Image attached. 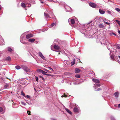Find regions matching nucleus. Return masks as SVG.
<instances>
[{
    "mask_svg": "<svg viewBox=\"0 0 120 120\" xmlns=\"http://www.w3.org/2000/svg\"><path fill=\"white\" fill-rule=\"evenodd\" d=\"M22 68L25 71L28 72L30 71V69L26 66H22Z\"/></svg>",
    "mask_w": 120,
    "mask_h": 120,
    "instance_id": "obj_1",
    "label": "nucleus"
},
{
    "mask_svg": "<svg viewBox=\"0 0 120 120\" xmlns=\"http://www.w3.org/2000/svg\"><path fill=\"white\" fill-rule=\"evenodd\" d=\"M89 5L91 7L93 8H97V5L95 4L90 2L89 4Z\"/></svg>",
    "mask_w": 120,
    "mask_h": 120,
    "instance_id": "obj_2",
    "label": "nucleus"
},
{
    "mask_svg": "<svg viewBox=\"0 0 120 120\" xmlns=\"http://www.w3.org/2000/svg\"><path fill=\"white\" fill-rule=\"evenodd\" d=\"M74 111L75 112H80V109L79 108L76 107H75L74 109Z\"/></svg>",
    "mask_w": 120,
    "mask_h": 120,
    "instance_id": "obj_3",
    "label": "nucleus"
},
{
    "mask_svg": "<svg viewBox=\"0 0 120 120\" xmlns=\"http://www.w3.org/2000/svg\"><path fill=\"white\" fill-rule=\"evenodd\" d=\"M33 35L31 34H27L26 36V38L27 39H29L31 37H33Z\"/></svg>",
    "mask_w": 120,
    "mask_h": 120,
    "instance_id": "obj_4",
    "label": "nucleus"
},
{
    "mask_svg": "<svg viewBox=\"0 0 120 120\" xmlns=\"http://www.w3.org/2000/svg\"><path fill=\"white\" fill-rule=\"evenodd\" d=\"M92 81L96 83H99L100 82L99 80L98 79H92Z\"/></svg>",
    "mask_w": 120,
    "mask_h": 120,
    "instance_id": "obj_5",
    "label": "nucleus"
},
{
    "mask_svg": "<svg viewBox=\"0 0 120 120\" xmlns=\"http://www.w3.org/2000/svg\"><path fill=\"white\" fill-rule=\"evenodd\" d=\"M80 71V70L79 69L76 68H75V72L76 73H79Z\"/></svg>",
    "mask_w": 120,
    "mask_h": 120,
    "instance_id": "obj_6",
    "label": "nucleus"
},
{
    "mask_svg": "<svg viewBox=\"0 0 120 120\" xmlns=\"http://www.w3.org/2000/svg\"><path fill=\"white\" fill-rule=\"evenodd\" d=\"M54 48L56 50H58L60 49V47L57 45H55L54 46Z\"/></svg>",
    "mask_w": 120,
    "mask_h": 120,
    "instance_id": "obj_7",
    "label": "nucleus"
},
{
    "mask_svg": "<svg viewBox=\"0 0 120 120\" xmlns=\"http://www.w3.org/2000/svg\"><path fill=\"white\" fill-rule=\"evenodd\" d=\"M42 74H43L44 75H47V76H51L52 75L50 74H47V72H45L43 71H42Z\"/></svg>",
    "mask_w": 120,
    "mask_h": 120,
    "instance_id": "obj_8",
    "label": "nucleus"
},
{
    "mask_svg": "<svg viewBox=\"0 0 120 120\" xmlns=\"http://www.w3.org/2000/svg\"><path fill=\"white\" fill-rule=\"evenodd\" d=\"M35 41V39L34 38L30 39L28 40V41L31 43Z\"/></svg>",
    "mask_w": 120,
    "mask_h": 120,
    "instance_id": "obj_9",
    "label": "nucleus"
},
{
    "mask_svg": "<svg viewBox=\"0 0 120 120\" xmlns=\"http://www.w3.org/2000/svg\"><path fill=\"white\" fill-rule=\"evenodd\" d=\"M99 12L101 14H103L105 13V11L101 9L99 10Z\"/></svg>",
    "mask_w": 120,
    "mask_h": 120,
    "instance_id": "obj_10",
    "label": "nucleus"
},
{
    "mask_svg": "<svg viewBox=\"0 0 120 120\" xmlns=\"http://www.w3.org/2000/svg\"><path fill=\"white\" fill-rule=\"evenodd\" d=\"M21 5L22 7L24 8H25L26 7L25 4L23 3H21Z\"/></svg>",
    "mask_w": 120,
    "mask_h": 120,
    "instance_id": "obj_11",
    "label": "nucleus"
},
{
    "mask_svg": "<svg viewBox=\"0 0 120 120\" xmlns=\"http://www.w3.org/2000/svg\"><path fill=\"white\" fill-rule=\"evenodd\" d=\"M71 22L72 24H74L75 23V21L74 19H71Z\"/></svg>",
    "mask_w": 120,
    "mask_h": 120,
    "instance_id": "obj_12",
    "label": "nucleus"
},
{
    "mask_svg": "<svg viewBox=\"0 0 120 120\" xmlns=\"http://www.w3.org/2000/svg\"><path fill=\"white\" fill-rule=\"evenodd\" d=\"M118 93L117 92H116L114 94V95L115 97L117 98L118 96Z\"/></svg>",
    "mask_w": 120,
    "mask_h": 120,
    "instance_id": "obj_13",
    "label": "nucleus"
},
{
    "mask_svg": "<svg viewBox=\"0 0 120 120\" xmlns=\"http://www.w3.org/2000/svg\"><path fill=\"white\" fill-rule=\"evenodd\" d=\"M11 57L10 56H8L6 58V60L10 61L11 60Z\"/></svg>",
    "mask_w": 120,
    "mask_h": 120,
    "instance_id": "obj_14",
    "label": "nucleus"
},
{
    "mask_svg": "<svg viewBox=\"0 0 120 120\" xmlns=\"http://www.w3.org/2000/svg\"><path fill=\"white\" fill-rule=\"evenodd\" d=\"M37 71L39 72H41L42 73L43 70L40 69H38L37 70Z\"/></svg>",
    "mask_w": 120,
    "mask_h": 120,
    "instance_id": "obj_15",
    "label": "nucleus"
},
{
    "mask_svg": "<svg viewBox=\"0 0 120 120\" xmlns=\"http://www.w3.org/2000/svg\"><path fill=\"white\" fill-rule=\"evenodd\" d=\"M44 14L45 17L47 18H50L49 15L48 14L44 13Z\"/></svg>",
    "mask_w": 120,
    "mask_h": 120,
    "instance_id": "obj_16",
    "label": "nucleus"
},
{
    "mask_svg": "<svg viewBox=\"0 0 120 120\" xmlns=\"http://www.w3.org/2000/svg\"><path fill=\"white\" fill-rule=\"evenodd\" d=\"M15 68L17 70H19L21 68V67L20 66H17L15 67Z\"/></svg>",
    "mask_w": 120,
    "mask_h": 120,
    "instance_id": "obj_17",
    "label": "nucleus"
},
{
    "mask_svg": "<svg viewBox=\"0 0 120 120\" xmlns=\"http://www.w3.org/2000/svg\"><path fill=\"white\" fill-rule=\"evenodd\" d=\"M104 26L102 24H100L99 25V27L100 28H102Z\"/></svg>",
    "mask_w": 120,
    "mask_h": 120,
    "instance_id": "obj_18",
    "label": "nucleus"
},
{
    "mask_svg": "<svg viewBox=\"0 0 120 120\" xmlns=\"http://www.w3.org/2000/svg\"><path fill=\"white\" fill-rule=\"evenodd\" d=\"M8 51L10 52L12 51V50L11 48L10 47H8Z\"/></svg>",
    "mask_w": 120,
    "mask_h": 120,
    "instance_id": "obj_19",
    "label": "nucleus"
},
{
    "mask_svg": "<svg viewBox=\"0 0 120 120\" xmlns=\"http://www.w3.org/2000/svg\"><path fill=\"white\" fill-rule=\"evenodd\" d=\"M116 21L118 23V24L120 26V21H119L117 20H116Z\"/></svg>",
    "mask_w": 120,
    "mask_h": 120,
    "instance_id": "obj_20",
    "label": "nucleus"
},
{
    "mask_svg": "<svg viewBox=\"0 0 120 120\" xmlns=\"http://www.w3.org/2000/svg\"><path fill=\"white\" fill-rule=\"evenodd\" d=\"M21 94L22 95H23V96L24 97H25V96L24 93V92H23L22 91L21 92Z\"/></svg>",
    "mask_w": 120,
    "mask_h": 120,
    "instance_id": "obj_21",
    "label": "nucleus"
},
{
    "mask_svg": "<svg viewBox=\"0 0 120 120\" xmlns=\"http://www.w3.org/2000/svg\"><path fill=\"white\" fill-rule=\"evenodd\" d=\"M115 9L118 12H119L120 11V9L118 8H116Z\"/></svg>",
    "mask_w": 120,
    "mask_h": 120,
    "instance_id": "obj_22",
    "label": "nucleus"
},
{
    "mask_svg": "<svg viewBox=\"0 0 120 120\" xmlns=\"http://www.w3.org/2000/svg\"><path fill=\"white\" fill-rule=\"evenodd\" d=\"M104 22L105 23V24H107L109 25L110 26V23H108V22H105V21H104Z\"/></svg>",
    "mask_w": 120,
    "mask_h": 120,
    "instance_id": "obj_23",
    "label": "nucleus"
},
{
    "mask_svg": "<svg viewBox=\"0 0 120 120\" xmlns=\"http://www.w3.org/2000/svg\"><path fill=\"white\" fill-rule=\"evenodd\" d=\"M8 85L7 84H6L4 86V88L5 89H6L8 88Z\"/></svg>",
    "mask_w": 120,
    "mask_h": 120,
    "instance_id": "obj_24",
    "label": "nucleus"
},
{
    "mask_svg": "<svg viewBox=\"0 0 120 120\" xmlns=\"http://www.w3.org/2000/svg\"><path fill=\"white\" fill-rule=\"evenodd\" d=\"M39 56L41 57L43 55L42 53L40 52H39Z\"/></svg>",
    "mask_w": 120,
    "mask_h": 120,
    "instance_id": "obj_25",
    "label": "nucleus"
},
{
    "mask_svg": "<svg viewBox=\"0 0 120 120\" xmlns=\"http://www.w3.org/2000/svg\"><path fill=\"white\" fill-rule=\"evenodd\" d=\"M65 110L68 112H71L67 108L65 109Z\"/></svg>",
    "mask_w": 120,
    "mask_h": 120,
    "instance_id": "obj_26",
    "label": "nucleus"
},
{
    "mask_svg": "<svg viewBox=\"0 0 120 120\" xmlns=\"http://www.w3.org/2000/svg\"><path fill=\"white\" fill-rule=\"evenodd\" d=\"M72 64H71L72 65H74L75 64V59H74V60L72 61Z\"/></svg>",
    "mask_w": 120,
    "mask_h": 120,
    "instance_id": "obj_27",
    "label": "nucleus"
},
{
    "mask_svg": "<svg viewBox=\"0 0 120 120\" xmlns=\"http://www.w3.org/2000/svg\"><path fill=\"white\" fill-rule=\"evenodd\" d=\"M48 68L49 69V70H51V71L52 72H53L54 71L52 69V68H50V67H49Z\"/></svg>",
    "mask_w": 120,
    "mask_h": 120,
    "instance_id": "obj_28",
    "label": "nucleus"
},
{
    "mask_svg": "<svg viewBox=\"0 0 120 120\" xmlns=\"http://www.w3.org/2000/svg\"><path fill=\"white\" fill-rule=\"evenodd\" d=\"M67 97V95H66L65 93H64V95L62 96H61V97H65V98H66Z\"/></svg>",
    "mask_w": 120,
    "mask_h": 120,
    "instance_id": "obj_29",
    "label": "nucleus"
},
{
    "mask_svg": "<svg viewBox=\"0 0 120 120\" xmlns=\"http://www.w3.org/2000/svg\"><path fill=\"white\" fill-rule=\"evenodd\" d=\"M44 70L45 71H46L47 72H49V73H51V72H50V71H49V70H47L46 69H44Z\"/></svg>",
    "mask_w": 120,
    "mask_h": 120,
    "instance_id": "obj_30",
    "label": "nucleus"
},
{
    "mask_svg": "<svg viewBox=\"0 0 120 120\" xmlns=\"http://www.w3.org/2000/svg\"><path fill=\"white\" fill-rule=\"evenodd\" d=\"M101 90L102 89L101 88H99L96 91H99L100 90Z\"/></svg>",
    "mask_w": 120,
    "mask_h": 120,
    "instance_id": "obj_31",
    "label": "nucleus"
},
{
    "mask_svg": "<svg viewBox=\"0 0 120 120\" xmlns=\"http://www.w3.org/2000/svg\"><path fill=\"white\" fill-rule=\"evenodd\" d=\"M75 77L77 78H79L80 76L79 75H75Z\"/></svg>",
    "mask_w": 120,
    "mask_h": 120,
    "instance_id": "obj_32",
    "label": "nucleus"
},
{
    "mask_svg": "<svg viewBox=\"0 0 120 120\" xmlns=\"http://www.w3.org/2000/svg\"><path fill=\"white\" fill-rule=\"evenodd\" d=\"M3 110V108L2 107H0V112H2Z\"/></svg>",
    "mask_w": 120,
    "mask_h": 120,
    "instance_id": "obj_33",
    "label": "nucleus"
},
{
    "mask_svg": "<svg viewBox=\"0 0 120 120\" xmlns=\"http://www.w3.org/2000/svg\"><path fill=\"white\" fill-rule=\"evenodd\" d=\"M55 25V23H53L51 25V27H52L53 26Z\"/></svg>",
    "mask_w": 120,
    "mask_h": 120,
    "instance_id": "obj_34",
    "label": "nucleus"
},
{
    "mask_svg": "<svg viewBox=\"0 0 120 120\" xmlns=\"http://www.w3.org/2000/svg\"><path fill=\"white\" fill-rule=\"evenodd\" d=\"M96 85L98 87H99L101 86L99 84H96Z\"/></svg>",
    "mask_w": 120,
    "mask_h": 120,
    "instance_id": "obj_35",
    "label": "nucleus"
},
{
    "mask_svg": "<svg viewBox=\"0 0 120 120\" xmlns=\"http://www.w3.org/2000/svg\"><path fill=\"white\" fill-rule=\"evenodd\" d=\"M111 120H115L114 118L113 117H111Z\"/></svg>",
    "mask_w": 120,
    "mask_h": 120,
    "instance_id": "obj_36",
    "label": "nucleus"
},
{
    "mask_svg": "<svg viewBox=\"0 0 120 120\" xmlns=\"http://www.w3.org/2000/svg\"><path fill=\"white\" fill-rule=\"evenodd\" d=\"M37 82H38V79L37 77H36L35 78Z\"/></svg>",
    "mask_w": 120,
    "mask_h": 120,
    "instance_id": "obj_37",
    "label": "nucleus"
},
{
    "mask_svg": "<svg viewBox=\"0 0 120 120\" xmlns=\"http://www.w3.org/2000/svg\"><path fill=\"white\" fill-rule=\"evenodd\" d=\"M26 97L29 98H30V96L29 95H27L26 96Z\"/></svg>",
    "mask_w": 120,
    "mask_h": 120,
    "instance_id": "obj_38",
    "label": "nucleus"
},
{
    "mask_svg": "<svg viewBox=\"0 0 120 120\" xmlns=\"http://www.w3.org/2000/svg\"><path fill=\"white\" fill-rule=\"evenodd\" d=\"M111 57L112 59H113L114 58V56H111Z\"/></svg>",
    "mask_w": 120,
    "mask_h": 120,
    "instance_id": "obj_39",
    "label": "nucleus"
},
{
    "mask_svg": "<svg viewBox=\"0 0 120 120\" xmlns=\"http://www.w3.org/2000/svg\"><path fill=\"white\" fill-rule=\"evenodd\" d=\"M22 104L23 105H26V104L23 102H22Z\"/></svg>",
    "mask_w": 120,
    "mask_h": 120,
    "instance_id": "obj_40",
    "label": "nucleus"
},
{
    "mask_svg": "<svg viewBox=\"0 0 120 120\" xmlns=\"http://www.w3.org/2000/svg\"><path fill=\"white\" fill-rule=\"evenodd\" d=\"M42 59L45 60H46V59H45V57L44 56L42 58Z\"/></svg>",
    "mask_w": 120,
    "mask_h": 120,
    "instance_id": "obj_41",
    "label": "nucleus"
},
{
    "mask_svg": "<svg viewBox=\"0 0 120 120\" xmlns=\"http://www.w3.org/2000/svg\"><path fill=\"white\" fill-rule=\"evenodd\" d=\"M107 12H108V13L109 14H110L111 13V12L110 11H108Z\"/></svg>",
    "mask_w": 120,
    "mask_h": 120,
    "instance_id": "obj_42",
    "label": "nucleus"
},
{
    "mask_svg": "<svg viewBox=\"0 0 120 120\" xmlns=\"http://www.w3.org/2000/svg\"><path fill=\"white\" fill-rule=\"evenodd\" d=\"M112 34L116 36V34L114 33H112Z\"/></svg>",
    "mask_w": 120,
    "mask_h": 120,
    "instance_id": "obj_43",
    "label": "nucleus"
},
{
    "mask_svg": "<svg viewBox=\"0 0 120 120\" xmlns=\"http://www.w3.org/2000/svg\"><path fill=\"white\" fill-rule=\"evenodd\" d=\"M117 105L116 104H115L114 105V106L115 107H117Z\"/></svg>",
    "mask_w": 120,
    "mask_h": 120,
    "instance_id": "obj_44",
    "label": "nucleus"
},
{
    "mask_svg": "<svg viewBox=\"0 0 120 120\" xmlns=\"http://www.w3.org/2000/svg\"><path fill=\"white\" fill-rule=\"evenodd\" d=\"M109 34H110V35H111V36H112V34H112V33H110Z\"/></svg>",
    "mask_w": 120,
    "mask_h": 120,
    "instance_id": "obj_45",
    "label": "nucleus"
},
{
    "mask_svg": "<svg viewBox=\"0 0 120 120\" xmlns=\"http://www.w3.org/2000/svg\"><path fill=\"white\" fill-rule=\"evenodd\" d=\"M118 107L119 108H120V104H118Z\"/></svg>",
    "mask_w": 120,
    "mask_h": 120,
    "instance_id": "obj_46",
    "label": "nucleus"
},
{
    "mask_svg": "<svg viewBox=\"0 0 120 120\" xmlns=\"http://www.w3.org/2000/svg\"><path fill=\"white\" fill-rule=\"evenodd\" d=\"M27 112H31L30 111H27Z\"/></svg>",
    "mask_w": 120,
    "mask_h": 120,
    "instance_id": "obj_47",
    "label": "nucleus"
},
{
    "mask_svg": "<svg viewBox=\"0 0 120 120\" xmlns=\"http://www.w3.org/2000/svg\"><path fill=\"white\" fill-rule=\"evenodd\" d=\"M118 33L120 34V31L119 30L118 31Z\"/></svg>",
    "mask_w": 120,
    "mask_h": 120,
    "instance_id": "obj_48",
    "label": "nucleus"
},
{
    "mask_svg": "<svg viewBox=\"0 0 120 120\" xmlns=\"http://www.w3.org/2000/svg\"><path fill=\"white\" fill-rule=\"evenodd\" d=\"M43 57H44V56L43 55H42V56H41V57L42 58H43Z\"/></svg>",
    "mask_w": 120,
    "mask_h": 120,
    "instance_id": "obj_49",
    "label": "nucleus"
},
{
    "mask_svg": "<svg viewBox=\"0 0 120 120\" xmlns=\"http://www.w3.org/2000/svg\"><path fill=\"white\" fill-rule=\"evenodd\" d=\"M42 79V80H45V79H44V78H43Z\"/></svg>",
    "mask_w": 120,
    "mask_h": 120,
    "instance_id": "obj_50",
    "label": "nucleus"
},
{
    "mask_svg": "<svg viewBox=\"0 0 120 120\" xmlns=\"http://www.w3.org/2000/svg\"><path fill=\"white\" fill-rule=\"evenodd\" d=\"M30 114H31L30 113H28V115H30Z\"/></svg>",
    "mask_w": 120,
    "mask_h": 120,
    "instance_id": "obj_51",
    "label": "nucleus"
},
{
    "mask_svg": "<svg viewBox=\"0 0 120 120\" xmlns=\"http://www.w3.org/2000/svg\"><path fill=\"white\" fill-rule=\"evenodd\" d=\"M39 77H40V78H41L42 76H39Z\"/></svg>",
    "mask_w": 120,
    "mask_h": 120,
    "instance_id": "obj_52",
    "label": "nucleus"
},
{
    "mask_svg": "<svg viewBox=\"0 0 120 120\" xmlns=\"http://www.w3.org/2000/svg\"><path fill=\"white\" fill-rule=\"evenodd\" d=\"M70 114H72V113H69Z\"/></svg>",
    "mask_w": 120,
    "mask_h": 120,
    "instance_id": "obj_53",
    "label": "nucleus"
},
{
    "mask_svg": "<svg viewBox=\"0 0 120 120\" xmlns=\"http://www.w3.org/2000/svg\"><path fill=\"white\" fill-rule=\"evenodd\" d=\"M52 120H56L54 119H52Z\"/></svg>",
    "mask_w": 120,
    "mask_h": 120,
    "instance_id": "obj_54",
    "label": "nucleus"
},
{
    "mask_svg": "<svg viewBox=\"0 0 120 120\" xmlns=\"http://www.w3.org/2000/svg\"><path fill=\"white\" fill-rule=\"evenodd\" d=\"M118 57H119V58H120V56H118Z\"/></svg>",
    "mask_w": 120,
    "mask_h": 120,
    "instance_id": "obj_55",
    "label": "nucleus"
},
{
    "mask_svg": "<svg viewBox=\"0 0 120 120\" xmlns=\"http://www.w3.org/2000/svg\"><path fill=\"white\" fill-rule=\"evenodd\" d=\"M41 2V3H43V2Z\"/></svg>",
    "mask_w": 120,
    "mask_h": 120,
    "instance_id": "obj_56",
    "label": "nucleus"
},
{
    "mask_svg": "<svg viewBox=\"0 0 120 120\" xmlns=\"http://www.w3.org/2000/svg\"><path fill=\"white\" fill-rule=\"evenodd\" d=\"M43 77H41V78L42 79L43 78Z\"/></svg>",
    "mask_w": 120,
    "mask_h": 120,
    "instance_id": "obj_57",
    "label": "nucleus"
},
{
    "mask_svg": "<svg viewBox=\"0 0 120 120\" xmlns=\"http://www.w3.org/2000/svg\"><path fill=\"white\" fill-rule=\"evenodd\" d=\"M60 54V52L59 53V54Z\"/></svg>",
    "mask_w": 120,
    "mask_h": 120,
    "instance_id": "obj_58",
    "label": "nucleus"
},
{
    "mask_svg": "<svg viewBox=\"0 0 120 120\" xmlns=\"http://www.w3.org/2000/svg\"><path fill=\"white\" fill-rule=\"evenodd\" d=\"M34 89L35 90H36V89H35V88H34Z\"/></svg>",
    "mask_w": 120,
    "mask_h": 120,
    "instance_id": "obj_59",
    "label": "nucleus"
},
{
    "mask_svg": "<svg viewBox=\"0 0 120 120\" xmlns=\"http://www.w3.org/2000/svg\"><path fill=\"white\" fill-rule=\"evenodd\" d=\"M1 8H0V10H1Z\"/></svg>",
    "mask_w": 120,
    "mask_h": 120,
    "instance_id": "obj_60",
    "label": "nucleus"
},
{
    "mask_svg": "<svg viewBox=\"0 0 120 120\" xmlns=\"http://www.w3.org/2000/svg\"><path fill=\"white\" fill-rule=\"evenodd\" d=\"M80 62H81L80 61Z\"/></svg>",
    "mask_w": 120,
    "mask_h": 120,
    "instance_id": "obj_61",
    "label": "nucleus"
}]
</instances>
